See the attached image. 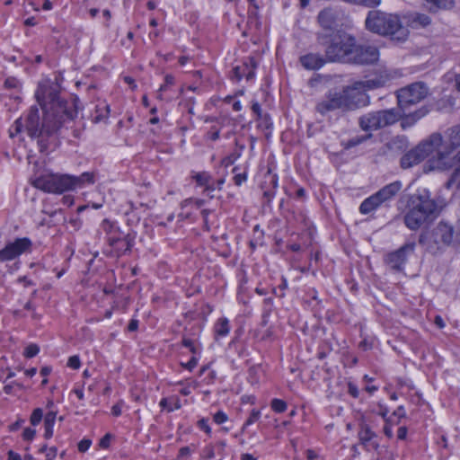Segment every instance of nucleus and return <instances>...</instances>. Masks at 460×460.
<instances>
[{
  "label": "nucleus",
  "instance_id": "obj_1",
  "mask_svg": "<svg viewBox=\"0 0 460 460\" xmlns=\"http://www.w3.org/2000/svg\"><path fill=\"white\" fill-rule=\"evenodd\" d=\"M36 98L45 115L40 120L39 110L31 107L25 119V128L31 137L50 136L57 132L66 119H72L75 111L68 108L67 102L60 99L51 86H40Z\"/></svg>",
  "mask_w": 460,
  "mask_h": 460
},
{
  "label": "nucleus",
  "instance_id": "obj_2",
  "mask_svg": "<svg viewBox=\"0 0 460 460\" xmlns=\"http://www.w3.org/2000/svg\"><path fill=\"white\" fill-rule=\"evenodd\" d=\"M365 27L370 32L389 37L392 40L398 42L405 41L410 34L398 14L381 10H372L367 13Z\"/></svg>",
  "mask_w": 460,
  "mask_h": 460
},
{
  "label": "nucleus",
  "instance_id": "obj_3",
  "mask_svg": "<svg viewBox=\"0 0 460 460\" xmlns=\"http://www.w3.org/2000/svg\"><path fill=\"white\" fill-rule=\"evenodd\" d=\"M438 214L437 202L431 198L430 192L424 189L411 196L409 210L404 216V224L411 230H418L434 220Z\"/></svg>",
  "mask_w": 460,
  "mask_h": 460
},
{
  "label": "nucleus",
  "instance_id": "obj_4",
  "mask_svg": "<svg viewBox=\"0 0 460 460\" xmlns=\"http://www.w3.org/2000/svg\"><path fill=\"white\" fill-rule=\"evenodd\" d=\"M380 85L378 81L367 80L356 82L352 87H346L341 92H330L324 100L316 105V111L322 115L338 109H352L354 103L351 101V93L365 89H373Z\"/></svg>",
  "mask_w": 460,
  "mask_h": 460
},
{
  "label": "nucleus",
  "instance_id": "obj_5",
  "mask_svg": "<svg viewBox=\"0 0 460 460\" xmlns=\"http://www.w3.org/2000/svg\"><path fill=\"white\" fill-rule=\"evenodd\" d=\"M355 38L346 32L337 31L328 39L324 46L325 57L328 62L349 63L353 54Z\"/></svg>",
  "mask_w": 460,
  "mask_h": 460
},
{
  "label": "nucleus",
  "instance_id": "obj_6",
  "mask_svg": "<svg viewBox=\"0 0 460 460\" xmlns=\"http://www.w3.org/2000/svg\"><path fill=\"white\" fill-rule=\"evenodd\" d=\"M454 237V227L447 223L439 222L429 234H421L419 243L432 254L441 252L451 244Z\"/></svg>",
  "mask_w": 460,
  "mask_h": 460
},
{
  "label": "nucleus",
  "instance_id": "obj_7",
  "mask_svg": "<svg viewBox=\"0 0 460 460\" xmlns=\"http://www.w3.org/2000/svg\"><path fill=\"white\" fill-rule=\"evenodd\" d=\"M460 146V125L447 130V140L437 149V154L430 159L433 169L449 170L452 163L449 156Z\"/></svg>",
  "mask_w": 460,
  "mask_h": 460
},
{
  "label": "nucleus",
  "instance_id": "obj_8",
  "mask_svg": "<svg viewBox=\"0 0 460 460\" xmlns=\"http://www.w3.org/2000/svg\"><path fill=\"white\" fill-rule=\"evenodd\" d=\"M442 145V136L439 133L431 134L427 139L420 142L401 158V166L408 169L420 164L428 155Z\"/></svg>",
  "mask_w": 460,
  "mask_h": 460
},
{
  "label": "nucleus",
  "instance_id": "obj_9",
  "mask_svg": "<svg viewBox=\"0 0 460 460\" xmlns=\"http://www.w3.org/2000/svg\"><path fill=\"white\" fill-rule=\"evenodd\" d=\"M400 112L389 109L369 112L359 119V126L364 131L377 130L394 124L399 120Z\"/></svg>",
  "mask_w": 460,
  "mask_h": 460
},
{
  "label": "nucleus",
  "instance_id": "obj_10",
  "mask_svg": "<svg viewBox=\"0 0 460 460\" xmlns=\"http://www.w3.org/2000/svg\"><path fill=\"white\" fill-rule=\"evenodd\" d=\"M402 182L399 181H394L385 185L376 193L366 199L359 207V211L362 214H368L377 208L384 202L394 198L402 189Z\"/></svg>",
  "mask_w": 460,
  "mask_h": 460
},
{
  "label": "nucleus",
  "instance_id": "obj_11",
  "mask_svg": "<svg viewBox=\"0 0 460 460\" xmlns=\"http://www.w3.org/2000/svg\"><path fill=\"white\" fill-rule=\"evenodd\" d=\"M428 93V87L420 82L401 88L397 92L398 107L400 109H409L411 105L417 104L425 99Z\"/></svg>",
  "mask_w": 460,
  "mask_h": 460
},
{
  "label": "nucleus",
  "instance_id": "obj_12",
  "mask_svg": "<svg viewBox=\"0 0 460 460\" xmlns=\"http://www.w3.org/2000/svg\"><path fill=\"white\" fill-rule=\"evenodd\" d=\"M72 182L68 174H48L35 179L33 185L47 192L62 193L71 190Z\"/></svg>",
  "mask_w": 460,
  "mask_h": 460
},
{
  "label": "nucleus",
  "instance_id": "obj_13",
  "mask_svg": "<svg viewBox=\"0 0 460 460\" xmlns=\"http://www.w3.org/2000/svg\"><path fill=\"white\" fill-rule=\"evenodd\" d=\"M322 31L316 33L317 41L321 45L328 43V39L334 35V24L336 22L335 12L331 8L322 10L317 17Z\"/></svg>",
  "mask_w": 460,
  "mask_h": 460
},
{
  "label": "nucleus",
  "instance_id": "obj_14",
  "mask_svg": "<svg viewBox=\"0 0 460 460\" xmlns=\"http://www.w3.org/2000/svg\"><path fill=\"white\" fill-rule=\"evenodd\" d=\"M379 59V50L376 47L371 45L354 44L353 54L349 63L367 65L374 64Z\"/></svg>",
  "mask_w": 460,
  "mask_h": 460
},
{
  "label": "nucleus",
  "instance_id": "obj_15",
  "mask_svg": "<svg viewBox=\"0 0 460 460\" xmlns=\"http://www.w3.org/2000/svg\"><path fill=\"white\" fill-rule=\"evenodd\" d=\"M414 249V243H407L395 252L388 253L385 257V263L394 270H402L407 261V256L411 254Z\"/></svg>",
  "mask_w": 460,
  "mask_h": 460
},
{
  "label": "nucleus",
  "instance_id": "obj_16",
  "mask_svg": "<svg viewBox=\"0 0 460 460\" xmlns=\"http://www.w3.org/2000/svg\"><path fill=\"white\" fill-rule=\"evenodd\" d=\"M31 241L29 238H18L0 251V261H11L31 250Z\"/></svg>",
  "mask_w": 460,
  "mask_h": 460
},
{
  "label": "nucleus",
  "instance_id": "obj_17",
  "mask_svg": "<svg viewBox=\"0 0 460 460\" xmlns=\"http://www.w3.org/2000/svg\"><path fill=\"white\" fill-rule=\"evenodd\" d=\"M408 110L409 109H400L399 107L397 109V111L400 112L399 120L401 121L400 125L402 129H407L414 126L420 119L424 118L429 112L427 106H422L413 112H411Z\"/></svg>",
  "mask_w": 460,
  "mask_h": 460
},
{
  "label": "nucleus",
  "instance_id": "obj_18",
  "mask_svg": "<svg viewBox=\"0 0 460 460\" xmlns=\"http://www.w3.org/2000/svg\"><path fill=\"white\" fill-rule=\"evenodd\" d=\"M376 435L367 425H362L358 432V438L360 443L366 447L367 450H377L379 443L376 439Z\"/></svg>",
  "mask_w": 460,
  "mask_h": 460
},
{
  "label": "nucleus",
  "instance_id": "obj_19",
  "mask_svg": "<svg viewBox=\"0 0 460 460\" xmlns=\"http://www.w3.org/2000/svg\"><path fill=\"white\" fill-rule=\"evenodd\" d=\"M302 66L310 70H316L321 68L326 62V57L323 58L319 54L309 53L300 58Z\"/></svg>",
  "mask_w": 460,
  "mask_h": 460
},
{
  "label": "nucleus",
  "instance_id": "obj_20",
  "mask_svg": "<svg viewBox=\"0 0 460 460\" xmlns=\"http://www.w3.org/2000/svg\"><path fill=\"white\" fill-rule=\"evenodd\" d=\"M133 246V239L129 234L124 235L122 239H120L117 244L112 245L113 251L117 257H119L125 254L127 252L131 250Z\"/></svg>",
  "mask_w": 460,
  "mask_h": 460
},
{
  "label": "nucleus",
  "instance_id": "obj_21",
  "mask_svg": "<svg viewBox=\"0 0 460 460\" xmlns=\"http://www.w3.org/2000/svg\"><path fill=\"white\" fill-rule=\"evenodd\" d=\"M94 175L93 172H84L78 177L71 176L70 180L73 181L71 184V190L75 188H82L85 183H93Z\"/></svg>",
  "mask_w": 460,
  "mask_h": 460
},
{
  "label": "nucleus",
  "instance_id": "obj_22",
  "mask_svg": "<svg viewBox=\"0 0 460 460\" xmlns=\"http://www.w3.org/2000/svg\"><path fill=\"white\" fill-rule=\"evenodd\" d=\"M230 330L229 321L226 317H220L214 326L216 338L225 337Z\"/></svg>",
  "mask_w": 460,
  "mask_h": 460
},
{
  "label": "nucleus",
  "instance_id": "obj_23",
  "mask_svg": "<svg viewBox=\"0 0 460 460\" xmlns=\"http://www.w3.org/2000/svg\"><path fill=\"white\" fill-rule=\"evenodd\" d=\"M252 68L249 69L247 66L244 67L236 66L233 69V73L236 80H240L243 75L247 77V79H251L254 76V68L256 67V64L253 59H251Z\"/></svg>",
  "mask_w": 460,
  "mask_h": 460
},
{
  "label": "nucleus",
  "instance_id": "obj_24",
  "mask_svg": "<svg viewBox=\"0 0 460 460\" xmlns=\"http://www.w3.org/2000/svg\"><path fill=\"white\" fill-rule=\"evenodd\" d=\"M57 413L55 411H49L46 414L44 419L45 433L44 437L49 439L53 435V426L55 423Z\"/></svg>",
  "mask_w": 460,
  "mask_h": 460
},
{
  "label": "nucleus",
  "instance_id": "obj_25",
  "mask_svg": "<svg viewBox=\"0 0 460 460\" xmlns=\"http://www.w3.org/2000/svg\"><path fill=\"white\" fill-rule=\"evenodd\" d=\"M446 187L447 189L455 188L456 190H460V167H456L451 177L446 183Z\"/></svg>",
  "mask_w": 460,
  "mask_h": 460
},
{
  "label": "nucleus",
  "instance_id": "obj_26",
  "mask_svg": "<svg viewBox=\"0 0 460 460\" xmlns=\"http://www.w3.org/2000/svg\"><path fill=\"white\" fill-rule=\"evenodd\" d=\"M346 3L360 5L367 8H374L380 4L381 0H343Z\"/></svg>",
  "mask_w": 460,
  "mask_h": 460
},
{
  "label": "nucleus",
  "instance_id": "obj_27",
  "mask_svg": "<svg viewBox=\"0 0 460 460\" xmlns=\"http://www.w3.org/2000/svg\"><path fill=\"white\" fill-rule=\"evenodd\" d=\"M101 227L107 236L118 232V227L106 219L102 221Z\"/></svg>",
  "mask_w": 460,
  "mask_h": 460
},
{
  "label": "nucleus",
  "instance_id": "obj_28",
  "mask_svg": "<svg viewBox=\"0 0 460 460\" xmlns=\"http://www.w3.org/2000/svg\"><path fill=\"white\" fill-rule=\"evenodd\" d=\"M271 408L276 411V412H283L286 411L287 409V403L283 401V400H280V399H274L272 400L271 402Z\"/></svg>",
  "mask_w": 460,
  "mask_h": 460
},
{
  "label": "nucleus",
  "instance_id": "obj_29",
  "mask_svg": "<svg viewBox=\"0 0 460 460\" xmlns=\"http://www.w3.org/2000/svg\"><path fill=\"white\" fill-rule=\"evenodd\" d=\"M42 410L40 408L35 409L31 416V423L34 426L39 424L42 419Z\"/></svg>",
  "mask_w": 460,
  "mask_h": 460
},
{
  "label": "nucleus",
  "instance_id": "obj_30",
  "mask_svg": "<svg viewBox=\"0 0 460 460\" xmlns=\"http://www.w3.org/2000/svg\"><path fill=\"white\" fill-rule=\"evenodd\" d=\"M122 233L118 229V232L116 234H111L109 236L106 237L107 242L109 245L111 247L114 244H117V243L123 238Z\"/></svg>",
  "mask_w": 460,
  "mask_h": 460
},
{
  "label": "nucleus",
  "instance_id": "obj_31",
  "mask_svg": "<svg viewBox=\"0 0 460 460\" xmlns=\"http://www.w3.org/2000/svg\"><path fill=\"white\" fill-rule=\"evenodd\" d=\"M413 22L425 27L430 23V18L426 14H417L413 19Z\"/></svg>",
  "mask_w": 460,
  "mask_h": 460
},
{
  "label": "nucleus",
  "instance_id": "obj_32",
  "mask_svg": "<svg viewBox=\"0 0 460 460\" xmlns=\"http://www.w3.org/2000/svg\"><path fill=\"white\" fill-rule=\"evenodd\" d=\"M259 417H260V411H256V410H252L250 417L248 418V420L245 421V423L243 426L242 432L244 431V429H246L247 426L255 422L259 419Z\"/></svg>",
  "mask_w": 460,
  "mask_h": 460
},
{
  "label": "nucleus",
  "instance_id": "obj_33",
  "mask_svg": "<svg viewBox=\"0 0 460 460\" xmlns=\"http://www.w3.org/2000/svg\"><path fill=\"white\" fill-rule=\"evenodd\" d=\"M20 85L19 81L14 77H8L4 81V87L7 89H15Z\"/></svg>",
  "mask_w": 460,
  "mask_h": 460
},
{
  "label": "nucleus",
  "instance_id": "obj_34",
  "mask_svg": "<svg viewBox=\"0 0 460 460\" xmlns=\"http://www.w3.org/2000/svg\"><path fill=\"white\" fill-rule=\"evenodd\" d=\"M22 127L23 123L22 119H17L10 130L11 137H13L14 134L20 133L22 131Z\"/></svg>",
  "mask_w": 460,
  "mask_h": 460
},
{
  "label": "nucleus",
  "instance_id": "obj_35",
  "mask_svg": "<svg viewBox=\"0 0 460 460\" xmlns=\"http://www.w3.org/2000/svg\"><path fill=\"white\" fill-rule=\"evenodd\" d=\"M174 84V77L171 75H167L165 76V82L164 84H162L159 88V92H164L168 89L170 85H172Z\"/></svg>",
  "mask_w": 460,
  "mask_h": 460
},
{
  "label": "nucleus",
  "instance_id": "obj_36",
  "mask_svg": "<svg viewBox=\"0 0 460 460\" xmlns=\"http://www.w3.org/2000/svg\"><path fill=\"white\" fill-rule=\"evenodd\" d=\"M227 420V416L225 412L219 411L214 415V421L217 424H222Z\"/></svg>",
  "mask_w": 460,
  "mask_h": 460
},
{
  "label": "nucleus",
  "instance_id": "obj_37",
  "mask_svg": "<svg viewBox=\"0 0 460 460\" xmlns=\"http://www.w3.org/2000/svg\"><path fill=\"white\" fill-rule=\"evenodd\" d=\"M194 178L199 185H206L208 181V176L205 172L197 173Z\"/></svg>",
  "mask_w": 460,
  "mask_h": 460
},
{
  "label": "nucleus",
  "instance_id": "obj_38",
  "mask_svg": "<svg viewBox=\"0 0 460 460\" xmlns=\"http://www.w3.org/2000/svg\"><path fill=\"white\" fill-rule=\"evenodd\" d=\"M39 353V348L38 347H27V349L24 350L23 355L26 358H33Z\"/></svg>",
  "mask_w": 460,
  "mask_h": 460
},
{
  "label": "nucleus",
  "instance_id": "obj_39",
  "mask_svg": "<svg viewBox=\"0 0 460 460\" xmlns=\"http://www.w3.org/2000/svg\"><path fill=\"white\" fill-rule=\"evenodd\" d=\"M68 367L74 369H77L80 367V359L77 356H72L69 358L67 362Z\"/></svg>",
  "mask_w": 460,
  "mask_h": 460
},
{
  "label": "nucleus",
  "instance_id": "obj_40",
  "mask_svg": "<svg viewBox=\"0 0 460 460\" xmlns=\"http://www.w3.org/2000/svg\"><path fill=\"white\" fill-rule=\"evenodd\" d=\"M35 433H36L35 429L26 428L22 433L23 439L29 440V441L32 440L35 436Z\"/></svg>",
  "mask_w": 460,
  "mask_h": 460
},
{
  "label": "nucleus",
  "instance_id": "obj_41",
  "mask_svg": "<svg viewBox=\"0 0 460 460\" xmlns=\"http://www.w3.org/2000/svg\"><path fill=\"white\" fill-rule=\"evenodd\" d=\"M91 443L92 442L89 439H83V440H81L79 442V444H78V450L80 452H85L90 447Z\"/></svg>",
  "mask_w": 460,
  "mask_h": 460
},
{
  "label": "nucleus",
  "instance_id": "obj_42",
  "mask_svg": "<svg viewBox=\"0 0 460 460\" xmlns=\"http://www.w3.org/2000/svg\"><path fill=\"white\" fill-rule=\"evenodd\" d=\"M449 159L452 160V168L460 167V150L456 155H451Z\"/></svg>",
  "mask_w": 460,
  "mask_h": 460
},
{
  "label": "nucleus",
  "instance_id": "obj_43",
  "mask_svg": "<svg viewBox=\"0 0 460 460\" xmlns=\"http://www.w3.org/2000/svg\"><path fill=\"white\" fill-rule=\"evenodd\" d=\"M220 128H216L215 126L211 128L210 131L208 133L209 138L213 141L218 139L219 137Z\"/></svg>",
  "mask_w": 460,
  "mask_h": 460
},
{
  "label": "nucleus",
  "instance_id": "obj_44",
  "mask_svg": "<svg viewBox=\"0 0 460 460\" xmlns=\"http://www.w3.org/2000/svg\"><path fill=\"white\" fill-rule=\"evenodd\" d=\"M348 392L354 398H357L358 396V390L357 386L350 382L348 383Z\"/></svg>",
  "mask_w": 460,
  "mask_h": 460
},
{
  "label": "nucleus",
  "instance_id": "obj_45",
  "mask_svg": "<svg viewBox=\"0 0 460 460\" xmlns=\"http://www.w3.org/2000/svg\"><path fill=\"white\" fill-rule=\"evenodd\" d=\"M197 362H198L197 358L195 357H192L191 359L188 363H186V364L181 363V365L185 368H187L189 370H192L197 366Z\"/></svg>",
  "mask_w": 460,
  "mask_h": 460
},
{
  "label": "nucleus",
  "instance_id": "obj_46",
  "mask_svg": "<svg viewBox=\"0 0 460 460\" xmlns=\"http://www.w3.org/2000/svg\"><path fill=\"white\" fill-rule=\"evenodd\" d=\"M111 435L106 434L100 441V447L107 448L110 445Z\"/></svg>",
  "mask_w": 460,
  "mask_h": 460
},
{
  "label": "nucleus",
  "instance_id": "obj_47",
  "mask_svg": "<svg viewBox=\"0 0 460 460\" xmlns=\"http://www.w3.org/2000/svg\"><path fill=\"white\" fill-rule=\"evenodd\" d=\"M252 111L257 115L258 118H261V105L255 102L252 103Z\"/></svg>",
  "mask_w": 460,
  "mask_h": 460
},
{
  "label": "nucleus",
  "instance_id": "obj_48",
  "mask_svg": "<svg viewBox=\"0 0 460 460\" xmlns=\"http://www.w3.org/2000/svg\"><path fill=\"white\" fill-rule=\"evenodd\" d=\"M198 424L200 429L205 430V432L210 433V428L208 425V421L206 420L202 419L199 420Z\"/></svg>",
  "mask_w": 460,
  "mask_h": 460
},
{
  "label": "nucleus",
  "instance_id": "obj_49",
  "mask_svg": "<svg viewBox=\"0 0 460 460\" xmlns=\"http://www.w3.org/2000/svg\"><path fill=\"white\" fill-rule=\"evenodd\" d=\"M407 436V429L405 427H400L397 431V438L399 439H404Z\"/></svg>",
  "mask_w": 460,
  "mask_h": 460
},
{
  "label": "nucleus",
  "instance_id": "obj_50",
  "mask_svg": "<svg viewBox=\"0 0 460 460\" xmlns=\"http://www.w3.org/2000/svg\"><path fill=\"white\" fill-rule=\"evenodd\" d=\"M137 327H138V321L132 319L128 325V330L129 332H134L137 329Z\"/></svg>",
  "mask_w": 460,
  "mask_h": 460
},
{
  "label": "nucleus",
  "instance_id": "obj_51",
  "mask_svg": "<svg viewBox=\"0 0 460 460\" xmlns=\"http://www.w3.org/2000/svg\"><path fill=\"white\" fill-rule=\"evenodd\" d=\"M121 402H119L117 404H115L114 406H112L111 408V413L114 415V416H119L120 415L121 413V406H120Z\"/></svg>",
  "mask_w": 460,
  "mask_h": 460
},
{
  "label": "nucleus",
  "instance_id": "obj_52",
  "mask_svg": "<svg viewBox=\"0 0 460 460\" xmlns=\"http://www.w3.org/2000/svg\"><path fill=\"white\" fill-rule=\"evenodd\" d=\"M434 323L439 328V329H442L445 327V322L444 320L442 319L441 316L439 315H437L434 319Z\"/></svg>",
  "mask_w": 460,
  "mask_h": 460
},
{
  "label": "nucleus",
  "instance_id": "obj_53",
  "mask_svg": "<svg viewBox=\"0 0 460 460\" xmlns=\"http://www.w3.org/2000/svg\"><path fill=\"white\" fill-rule=\"evenodd\" d=\"M234 183L239 186L246 180V176L244 174H237L234 176Z\"/></svg>",
  "mask_w": 460,
  "mask_h": 460
},
{
  "label": "nucleus",
  "instance_id": "obj_54",
  "mask_svg": "<svg viewBox=\"0 0 460 460\" xmlns=\"http://www.w3.org/2000/svg\"><path fill=\"white\" fill-rule=\"evenodd\" d=\"M190 454V450L188 447H181L179 452L180 457H186Z\"/></svg>",
  "mask_w": 460,
  "mask_h": 460
},
{
  "label": "nucleus",
  "instance_id": "obj_55",
  "mask_svg": "<svg viewBox=\"0 0 460 460\" xmlns=\"http://www.w3.org/2000/svg\"><path fill=\"white\" fill-rule=\"evenodd\" d=\"M168 403H169V400H168V399H166V398H164V399H162V400H161V402H160V406H161L162 408H167V409H168V411H172V410H173V408H172L171 405H169Z\"/></svg>",
  "mask_w": 460,
  "mask_h": 460
},
{
  "label": "nucleus",
  "instance_id": "obj_56",
  "mask_svg": "<svg viewBox=\"0 0 460 460\" xmlns=\"http://www.w3.org/2000/svg\"><path fill=\"white\" fill-rule=\"evenodd\" d=\"M8 460H22L20 455L10 450L8 452Z\"/></svg>",
  "mask_w": 460,
  "mask_h": 460
},
{
  "label": "nucleus",
  "instance_id": "obj_57",
  "mask_svg": "<svg viewBox=\"0 0 460 460\" xmlns=\"http://www.w3.org/2000/svg\"><path fill=\"white\" fill-rule=\"evenodd\" d=\"M384 433L386 437L388 438H392L393 437V431H392V427L390 425H385L384 427Z\"/></svg>",
  "mask_w": 460,
  "mask_h": 460
},
{
  "label": "nucleus",
  "instance_id": "obj_58",
  "mask_svg": "<svg viewBox=\"0 0 460 460\" xmlns=\"http://www.w3.org/2000/svg\"><path fill=\"white\" fill-rule=\"evenodd\" d=\"M23 422H24L23 420H17L16 422H14L13 424H12L10 426V429L13 431L18 429Z\"/></svg>",
  "mask_w": 460,
  "mask_h": 460
},
{
  "label": "nucleus",
  "instance_id": "obj_59",
  "mask_svg": "<svg viewBox=\"0 0 460 460\" xmlns=\"http://www.w3.org/2000/svg\"><path fill=\"white\" fill-rule=\"evenodd\" d=\"M124 81L131 86L132 89H135L137 85L135 84L134 79L129 76H125Z\"/></svg>",
  "mask_w": 460,
  "mask_h": 460
},
{
  "label": "nucleus",
  "instance_id": "obj_60",
  "mask_svg": "<svg viewBox=\"0 0 460 460\" xmlns=\"http://www.w3.org/2000/svg\"><path fill=\"white\" fill-rule=\"evenodd\" d=\"M26 26H35L37 24L34 17H30L24 21Z\"/></svg>",
  "mask_w": 460,
  "mask_h": 460
},
{
  "label": "nucleus",
  "instance_id": "obj_61",
  "mask_svg": "<svg viewBox=\"0 0 460 460\" xmlns=\"http://www.w3.org/2000/svg\"><path fill=\"white\" fill-rule=\"evenodd\" d=\"M57 455V448L51 447L49 450V453L47 454V456L49 458V460L53 459Z\"/></svg>",
  "mask_w": 460,
  "mask_h": 460
},
{
  "label": "nucleus",
  "instance_id": "obj_62",
  "mask_svg": "<svg viewBox=\"0 0 460 460\" xmlns=\"http://www.w3.org/2000/svg\"><path fill=\"white\" fill-rule=\"evenodd\" d=\"M306 457L308 460H314L317 457V456L314 453V451L309 449L306 451Z\"/></svg>",
  "mask_w": 460,
  "mask_h": 460
},
{
  "label": "nucleus",
  "instance_id": "obj_63",
  "mask_svg": "<svg viewBox=\"0 0 460 460\" xmlns=\"http://www.w3.org/2000/svg\"><path fill=\"white\" fill-rule=\"evenodd\" d=\"M51 372V368L49 367H43L41 369H40V374L44 376H47L48 375H49V373Z\"/></svg>",
  "mask_w": 460,
  "mask_h": 460
},
{
  "label": "nucleus",
  "instance_id": "obj_64",
  "mask_svg": "<svg viewBox=\"0 0 460 460\" xmlns=\"http://www.w3.org/2000/svg\"><path fill=\"white\" fill-rule=\"evenodd\" d=\"M241 460H257V459L250 454H243L241 456Z\"/></svg>",
  "mask_w": 460,
  "mask_h": 460
}]
</instances>
